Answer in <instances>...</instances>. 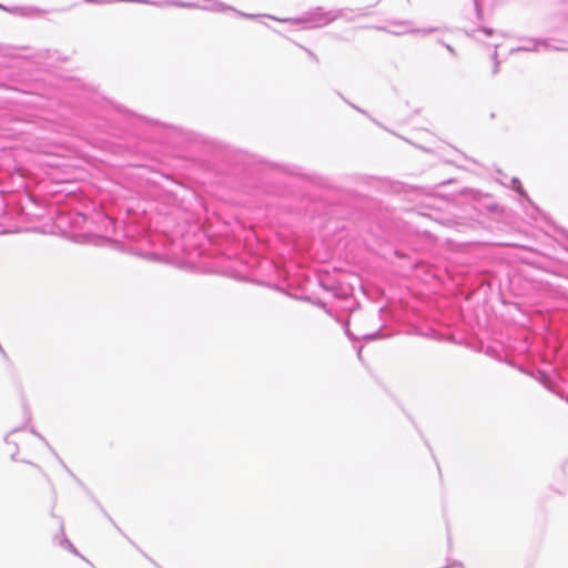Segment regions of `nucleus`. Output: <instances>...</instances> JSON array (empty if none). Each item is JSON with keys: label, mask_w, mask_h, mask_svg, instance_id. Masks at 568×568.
<instances>
[{"label": "nucleus", "mask_w": 568, "mask_h": 568, "mask_svg": "<svg viewBox=\"0 0 568 568\" xmlns=\"http://www.w3.org/2000/svg\"><path fill=\"white\" fill-rule=\"evenodd\" d=\"M493 74L497 73V67H498V63L495 59H493Z\"/></svg>", "instance_id": "1"}]
</instances>
